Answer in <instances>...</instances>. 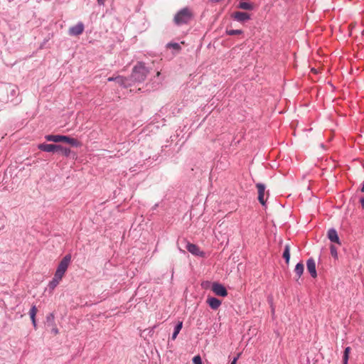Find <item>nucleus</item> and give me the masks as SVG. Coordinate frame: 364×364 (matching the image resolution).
<instances>
[{
	"label": "nucleus",
	"mask_w": 364,
	"mask_h": 364,
	"mask_svg": "<svg viewBox=\"0 0 364 364\" xmlns=\"http://www.w3.org/2000/svg\"><path fill=\"white\" fill-rule=\"evenodd\" d=\"M256 187L258 191V200L262 205H265L264 194H265L266 186L263 183H257Z\"/></svg>",
	"instance_id": "obj_8"
},
{
	"label": "nucleus",
	"mask_w": 364,
	"mask_h": 364,
	"mask_svg": "<svg viewBox=\"0 0 364 364\" xmlns=\"http://www.w3.org/2000/svg\"><path fill=\"white\" fill-rule=\"evenodd\" d=\"M149 71L143 63H138L133 68L131 79L132 82L144 81Z\"/></svg>",
	"instance_id": "obj_1"
},
{
	"label": "nucleus",
	"mask_w": 364,
	"mask_h": 364,
	"mask_svg": "<svg viewBox=\"0 0 364 364\" xmlns=\"http://www.w3.org/2000/svg\"><path fill=\"white\" fill-rule=\"evenodd\" d=\"M55 323V317L53 314H49L46 316V321L45 324H51Z\"/></svg>",
	"instance_id": "obj_26"
},
{
	"label": "nucleus",
	"mask_w": 364,
	"mask_h": 364,
	"mask_svg": "<svg viewBox=\"0 0 364 364\" xmlns=\"http://www.w3.org/2000/svg\"><path fill=\"white\" fill-rule=\"evenodd\" d=\"M114 78H115V77H109L107 79V80H108L109 82H111V81H115V80H114Z\"/></svg>",
	"instance_id": "obj_32"
},
{
	"label": "nucleus",
	"mask_w": 364,
	"mask_h": 364,
	"mask_svg": "<svg viewBox=\"0 0 364 364\" xmlns=\"http://www.w3.org/2000/svg\"><path fill=\"white\" fill-rule=\"evenodd\" d=\"M193 364H202L201 358L200 355H196L193 358Z\"/></svg>",
	"instance_id": "obj_27"
},
{
	"label": "nucleus",
	"mask_w": 364,
	"mask_h": 364,
	"mask_svg": "<svg viewBox=\"0 0 364 364\" xmlns=\"http://www.w3.org/2000/svg\"><path fill=\"white\" fill-rule=\"evenodd\" d=\"M166 47L168 48H172L173 50H176L177 51L180 50L181 47L180 46L179 43H168L167 45H166Z\"/></svg>",
	"instance_id": "obj_25"
},
{
	"label": "nucleus",
	"mask_w": 364,
	"mask_h": 364,
	"mask_svg": "<svg viewBox=\"0 0 364 364\" xmlns=\"http://www.w3.org/2000/svg\"><path fill=\"white\" fill-rule=\"evenodd\" d=\"M70 261H71V255H65L60 262L55 273L63 277L68 269V267L70 263Z\"/></svg>",
	"instance_id": "obj_4"
},
{
	"label": "nucleus",
	"mask_w": 364,
	"mask_h": 364,
	"mask_svg": "<svg viewBox=\"0 0 364 364\" xmlns=\"http://www.w3.org/2000/svg\"><path fill=\"white\" fill-rule=\"evenodd\" d=\"M232 18L238 22L244 23L250 19V16L245 12L235 11L232 14Z\"/></svg>",
	"instance_id": "obj_7"
},
{
	"label": "nucleus",
	"mask_w": 364,
	"mask_h": 364,
	"mask_svg": "<svg viewBox=\"0 0 364 364\" xmlns=\"http://www.w3.org/2000/svg\"><path fill=\"white\" fill-rule=\"evenodd\" d=\"M328 237L331 242L340 244V240L337 233V231L331 228L328 231Z\"/></svg>",
	"instance_id": "obj_14"
},
{
	"label": "nucleus",
	"mask_w": 364,
	"mask_h": 364,
	"mask_svg": "<svg viewBox=\"0 0 364 364\" xmlns=\"http://www.w3.org/2000/svg\"><path fill=\"white\" fill-rule=\"evenodd\" d=\"M360 201L362 208H364V198H360Z\"/></svg>",
	"instance_id": "obj_31"
},
{
	"label": "nucleus",
	"mask_w": 364,
	"mask_h": 364,
	"mask_svg": "<svg viewBox=\"0 0 364 364\" xmlns=\"http://www.w3.org/2000/svg\"><path fill=\"white\" fill-rule=\"evenodd\" d=\"M243 33L242 30L240 29H228L226 33L229 36L240 35Z\"/></svg>",
	"instance_id": "obj_24"
},
{
	"label": "nucleus",
	"mask_w": 364,
	"mask_h": 364,
	"mask_svg": "<svg viewBox=\"0 0 364 364\" xmlns=\"http://www.w3.org/2000/svg\"><path fill=\"white\" fill-rule=\"evenodd\" d=\"M63 142H65V143L69 144L72 145L73 146H75V147H77L80 145V143L77 139L71 138V137H70L68 136H65V135L63 136Z\"/></svg>",
	"instance_id": "obj_15"
},
{
	"label": "nucleus",
	"mask_w": 364,
	"mask_h": 364,
	"mask_svg": "<svg viewBox=\"0 0 364 364\" xmlns=\"http://www.w3.org/2000/svg\"><path fill=\"white\" fill-rule=\"evenodd\" d=\"M211 290L217 296H226L228 295V291L225 287L218 282H213L211 285Z\"/></svg>",
	"instance_id": "obj_5"
},
{
	"label": "nucleus",
	"mask_w": 364,
	"mask_h": 364,
	"mask_svg": "<svg viewBox=\"0 0 364 364\" xmlns=\"http://www.w3.org/2000/svg\"><path fill=\"white\" fill-rule=\"evenodd\" d=\"M212 2H219L220 0H210Z\"/></svg>",
	"instance_id": "obj_34"
},
{
	"label": "nucleus",
	"mask_w": 364,
	"mask_h": 364,
	"mask_svg": "<svg viewBox=\"0 0 364 364\" xmlns=\"http://www.w3.org/2000/svg\"><path fill=\"white\" fill-rule=\"evenodd\" d=\"M230 364H233V363H230Z\"/></svg>",
	"instance_id": "obj_35"
},
{
	"label": "nucleus",
	"mask_w": 364,
	"mask_h": 364,
	"mask_svg": "<svg viewBox=\"0 0 364 364\" xmlns=\"http://www.w3.org/2000/svg\"><path fill=\"white\" fill-rule=\"evenodd\" d=\"M206 302L213 310L218 309L221 305V301L215 297H208L206 300Z\"/></svg>",
	"instance_id": "obj_13"
},
{
	"label": "nucleus",
	"mask_w": 364,
	"mask_h": 364,
	"mask_svg": "<svg viewBox=\"0 0 364 364\" xmlns=\"http://www.w3.org/2000/svg\"><path fill=\"white\" fill-rule=\"evenodd\" d=\"M350 350V347H346L345 348L343 355V364H348Z\"/></svg>",
	"instance_id": "obj_23"
},
{
	"label": "nucleus",
	"mask_w": 364,
	"mask_h": 364,
	"mask_svg": "<svg viewBox=\"0 0 364 364\" xmlns=\"http://www.w3.org/2000/svg\"><path fill=\"white\" fill-rule=\"evenodd\" d=\"M63 277L55 273L53 278L52 279L51 281H50L48 286L50 293H52L53 290L56 288V287L59 284Z\"/></svg>",
	"instance_id": "obj_10"
},
{
	"label": "nucleus",
	"mask_w": 364,
	"mask_h": 364,
	"mask_svg": "<svg viewBox=\"0 0 364 364\" xmlns=\"http://www.w3.org/2000/svg\"><path fill=\"white\" fill-rule=\"evenodd\" d=\"M114 80L122 87H128L132 85V79L124 77L122 76H117Z\"/></svg>",
	"instance_id": "obj_12"
},
{
	"label": "nucleus",
	"mask_w": 364,
	"mask_h": 364,
	"mask_svg": "<svg viewBox=\"0 0 364 364\" xmlns=\"http://www.w3.org/2000/svg\"><path fill=\"white\" fill-rule=\"evenodd\" d=\"M97 3L100 6H103L105 4V0H97Z\"/></svg>",
	"instance_id": "obj_30"
},
{
	"label": "nucleus",
	"mask_w": 364,
	"mask_h": 364,
	"mask_svg": "<svg viewBox=\"0 0 364 364\" xmlns=\"http://www.w3.org/2000/svg\"><path fill=\"white\" fill-rule=\"evenodd\" d=\"M36 313H37V308L36 306H33L31 309H30V311H29V315H30V317H31V319L32 321V323L33 324L34 326H36Z\"/></svg>",
	"instance_id": "obj_21"
},
{
	"label": "nucleus",
	"mask_w": 364,
	"mask_h": 364,
	"mask_svg": "<svg viewBox=\"0 0 364 364\" xmlns=\"http://www.w3.org/2000/svg\"><path fill=\"white\" fill-rule=\"evenodd\" d=\"M84 28V24L82 22H78L76 25L69 28V35L72 36H77L83 33Z\"/></svg>",
	"instance_id": "obj_6"
},
{
	"label": "nucleus",
	"mask_w": 364,
	"mask_h": 364,
	"mask_svg": "<svg viewBox=\"0 0 364 364\" xmlns=\"http://www.w3.org/2000/svg\"><path fill=\"white\" fill-rule=\"evenodd\" d=\"M63 136H64V135H53V134H49V135H46V136H45V138H46V139L48 141H53V142L58 143V142L63 141Z\"/></svg>",
	"instance_id": "obj_17"
},
{
	"label": "nucleus",
	"mask_w": 364,
	"mask_h": 364,
	"mask_svg": "<svg viewBox=\"0 0 364 364\" xmlns=\"http://www.w3.org/2000/svg\"><path fill=\"white\" fill-rule=\"evenodd\" d=\"M304 269V267L301 262H299L296 264L294 268V272L298 276V278L301 277V276L303 274Z\"/></svg>",
	"instance_id": "obj_18"
},
{
	"label": "nucleus",
	"mask_w": 364,
	"mask_h": 364,
	"mask_svg": "<svg viewBox=\"0 0 364 364\" xmlns=\"http://www.w3.org/2000/svg\"><path fill=\"white\" fill-rule=\"evenodd\" d=\"M241 355V353H237V356H235L232 360L231 361V363H233V364H236L237 363V360L239 359V358L240 357Z\"/></svg>",
	"instance_id": "obj_29"
},
{
	"label": "nucleus",
	"mask_w": 364,
	"mask_h": 364,
	"mask_svg": "<svg viewBox=\"0 0 364 364\" xmlns=\"http://www.w3.org/2000/svg\"><path fill=\"white\" fill-rule=\"evenodd\" d=\"M361 191H362L363 193H364V181H363V183L362 188H361Z\"/></svg>",
	"instance_id": "obj_33"
},
{
	"label": "nucleus",
	"mask_w": 364,
	"mask_h": 364,
	"mask_svg": "<svg viewBox=\"0 0 364 364\" xmlns=\"http://www.w3.org/2000/svg\"><path fill=\"white\" fill-rule=\"evenodd\" d=\"M237 8L243 10H253L254 5L250 2L240 1L237 5Z\"/></svg>",
	"instance_id": "obj_16"
},
{
	"label": "nucleus",
	"mask_w": 364,
	"mask_h": 364,
	"mask_svg": "<svg viewBox=\"0 0 364 364\" xmlns=\"http://www.w3.org/2000/svg\"><path fill=\"white\" fill-rule=\"evenodd\" d=\"M186 249L189 252L196 256H203L204 255L203 252L200 251L199 247L197 245L190 242L187 243Z\"/></svg>",
	"instance_id": "obj_11"
},
{
	"label": "nucleus",
	"mask_w": 364,
	"mask_h": 364,
	"mask_svg": "<svg viewBox=\"0 0 364 364\" xmlns=\"http://www.w3.org/2000/svg\"><path fill=\"white\" fill-rule=\"evenodd\" d=\"M192 17V14L188 8H183L180 10L174 16V23L178 25L188 23Z\"/></svg>",
	"instance_id": "obj_3"
},
{
	"label": "nucleus",
	"mask_w": 364,
	"mask_h": 364,
	"mask_svg": "<svg viewBox=\"0 0 364 364\" xmlns=\"http://www.w3.org/2000/svg\"><path fill=\"white\" fill-rule=\"evenodd\" d=\"M183 323L178 322L174 327V331L171 336V339L174 340L176 339L177 335L179 333L180 331L182 328Z\"/></svg>",
	"instance_id": "obj_22"
},
{
	"label": "nucleus",
	"mask_w": 364,
	"mask_h": 364,
	"mask_svg": "<svg viewBox=\"0 0 364 364\" xmlns=\"http://www.w3.org/2000/svg\"><path fill=\"white\" fill-rule=\"evenodd\" d=\"M307 270L313 278L317 276L316 263L313 258H309L306 262Z\"/></svg>",
	"instance_id": "obj_9"
},
{
	"label": "nucleus",
	"mask_w": 364,
	"mask_h": 364,
	"mask_svg": "<svg viewBox=\"0 0 364 364\" xmlns=\"http://www.w3.org/2000/svg\"><path fill=\"white\" fill-rule=\"evenodd\" d=\"M45 326H46V331H48V332H50L54 335H56L58 333V329L56 327V325L55 324V323H51V324H45Z\"/></svg>",
	"instance_id": "obj_19"
},
{
	"label": "nucleus",
	"mask_w": 364,
	"mask_h": 364,
	"mask_svg": "<svg viewBox=\"0 0 364 364\" xmlns=\"http://www.w3.org/2000/svg\"><path fill=\"white\" fill-rule=\"evenodd\" d=\"M282 257L285 259L286 263L289 264L290 259V247L289 245H285Z\"/></svg>",
	"instance_id": "obj_20"
},
{
	"label": "nucleus",
	"mask_w": 364,
	"mask_h": 364,
	"mask_svg": "<svg viewBox=\"0 0 364 364\" xmlns=\"http://www.w3.org/2000/svg\"><path fill=\"white\" fill-rule=\"evenodd\" d=\"M38 148L46 152H54V151H60L62 154L66 157H68L71 153V150L69 148L64 147L61 145L58 144H40L38 146Z\"/></svg>",
	"instance_id": "obj_2"
},
{
	"label": "nucleus",
	"mask_w": 364,
	"mask_h": 364,
	"mask_svg": "<svg viewBox=\"0 0 364 364\" xmlns=\"http://www.w3.org/2000/svg\"><path fill=\"white\" fill-rule=\"evenodd\" d=\"M331 255L333 257H337V250H336V248L333 246V245H331Z\"/></svg>",
	"instance_id": "obj_28"
}]
</instances>
